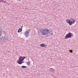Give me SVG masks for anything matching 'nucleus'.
<instances>
[{"mask_svg":"<svg viewBox=\"0 0 78 78\" xmlns=\"http://www.w3.org/2000/svg\"><path fill=\"white\" fill-rule=\"evenodd\" d=\"M19 1H20L21 0H18Z\"/></svg>","mask_w":78,"mask_h":78,"instance_id":"obj_18","label":"nucleus"},{"mask_svg":"<svg viewBox=\"0 0 78 78\" xmlns=\"http://www.w3.org/2000/svg\"><path fill=\"white\" fill-rule=\"evenodd\" d=\"M69 51L70 53H73V51L72 50H69Z\"/></svg>","mask_w":78,"mask_h":78,"instance_id":"obj_13","label":"nucleus"},{"mask_svg":"<svg viewBox=\"0 0 78 78\" xmlns=\"http://www.w3.org/2000/svg\"><path fill=\"white\" fill-rule=\"evenodd\" d=\"M23 27V26H21V28H22Z\"/></svg>","mask_w":78,"mask_h":78,"instance_id":"obj_16","label":"nucleus"},{"mask_svg":"<svg viewBox=\"0 0 78 78\" xmlns=\"http://www.w3.org/2000/svg\"><path fill=\"white\" fill-rule=\"evenodd\" d=\"M27 67L24 66H21V67L23 68V69H25V68H27Z\"/></svg>","mask_w":78,"mask_h":78,"instance_id":"obj_12","label":"nucleus"},{"mask_svg":"<svg viewBox=\"0 0 78 78\" xmlns=\"http://www.w3.org/2000/svg\"><path fill=\"white\" fill-rule=\"evenodd\" d=\"M49 70H50L51 72L52 73H53L55 71V69H53L52 68H51L49 69Z\"/></svg>","mask_w":78,"mask_h":78,"instance_id":"obj_7","label":"nucleus"},{"mask_svg":"<svg viewBox=\"0 0 78 78\" xmlns=\"http://www.w3.org/2000/svg\"><path fill=\"white\" fill-rule=\"evenodd\" d=\"M1 2H3V0H0V3Z\"/></svg>","mask_w":78,"mask_h":78,"instance_id":"obj_15","label":"nucleus"},{"mask_svg":"<svg viewBox=\"0 0 78 78\" xmlns=\"http://www.w3.org/2000/svg\"><path fill=\"white\" fill-rule=\"evenodd\" d=\"M2 3H7V2H6V1H4L3 0Z\"/></svg>","mask_w":78,"mask_h":78,"instance_id":"obj_14","label":"nucleus"},{"mask_svg":"<svg viewBox=\"0 0 78 78\" xmlns=\"http://www.w3.org/2000/svg\"><path fill=\"white\" fill-rule=\"evenodd\" d=\"M45 45L44 44H41L40 45V46L42 47H45Z\"/></svg>","mask_w":78,"mask_h":78,"instance_id":"obj_10","label":"nucleus"},{"mask_svg":"<svg viewBox=\"0 0 78 78\" xmlns=\"http://www.w3.org/2000/svg\"><path fill=\"white\" fill-rule=\"evenodd\" d=\"M30 30H31V29H29V31H30Z\"/></svg>","mask_w":78,"mask_h":78,"instance_id":"obj_19","label":"nucleus"},{"mask_svg":"<svg viewBox=\"0 0 78 78\" xmlns=\"http://www.w3.org/2000/svg\"><path fill=\"white\" fill-rule=\"evenodd\" d=\"M72 37H73V34L70 32H69L66 35L64 39H67L68 38H72Z\"/></svg>","mask_w":78,"mask_h":78,"instance_id":"obj_4","label":"nucleus"},{"mask_svg":"<svg viewBox=\"0 0 78 78\" xmlns=\"http://www.w3.org/2000/svg\"><path fill=\"white\" fill-rule=\"evenodd\" d=\"M27 66H30V62H27Z\"/></svg>","mask_w":78,"mask_h":78,"instance_id":"obj_11","label":"nucleus"},{"mask_svg":"<svg viewBox=\"0 0 78 78\" xmlns=\"http://www.w3.org/2000/svg\"><path fill=\"white\" fill-rule=\"evenodd\" d=\"M25 58H26L25 57L20 56L19 59V60L17 61V62L19 64H22V63H23V61L24 60Z\"/></svg>","mask_w":78,"mask_h":78,"instance_id":"obj_3","label":"nucleus"},{"mask_svg":"<svg viewBox=\"0 0 78 78\" xmlns=\"http://www.w3.org/2000/svg\"><path fill=\"white\" fill-rule=\"evenodd\" d=\"M44 47H45V48H46V47H47V46H45Z\"/></svg>","mask_w":78,"mask_h":78,"instance_id":"obj_17","label":"nucleus"},{"mask_svg":"<svg viewBox=\"0 0 78 78\" xmlns=\"http://www.w3.org/2000/svg\"><path fill=\"white\" fill-rule=\"evenodd\" d=\"M70 20L71 22H74V23H75V20L71 18Z\"/></svg>","mask_w":78,"mask_h":78,"instance_id":"obj_8","label":"nucleus"},{"mask_svg":"<svg viewBox=\"0 0 78 78\" xmlns=\"http://www.w3.org/2000/svg\"><path fill=\"white\" fill-rule=\"evenodd\" d=\"M51 35H52V34H51Z\"/></svg>","mask_w":78,"mask_h":78,"instance_id":"obj_20","label":"nucleus"},{"mask_svg":"<svg viewBox=\"0 0 78 78\" xmlns=\"http://www.w3.org/2000/svg\"><path fill=\"white\" fill-rule=\"evenodd\" d=\"M66 21V22L67 23H69V25H72L73 23H74V22L70 21V20L69 19H67Z\"/></svg>","mask_w":78,"mask_h":78,"instance_id":"obj_5","label":"nucleus"},{"mask_svg":"<svg viewBox=\"0 0 78 78\" xmlns=\"http://www.w3.org/2000/svg\"><path fill=\"white\" fill-rule=\"evenodd\" d=\"M8 39V35L5 31H2V29H1L0 31V41H6Z\"/></svg>","mask_w":78,"mask_h":78,"instance_id":"obj_1","label":"nucleus"},{"mask_svg":"<svg viewBox=\"0 0 78 78\" xmlns=\"http://www.w3.org/2000/svg\"><path fill=\"white\" fill-rule=\"evenodd\" d=\"M24 34L26 37H28V36H30V33L29 32V31H26V32L24 33Z\"/></svg>","mask_w":78,"mask_h":78,"instance_id":"obj_6","label":"nucleus"},{"mask_svg":"<svg viewBox=\"0 0 78 78\" xmlns=\"http://www.w3.org/2000/svg\"><path fill=\"white\" fill-rule=\"evenodd\" d=\"M22 31V28H20L18 30V33H20V32H21Z\"/></svg>","mask_w":78,"mask_h":78,"instance_id":"obj_9","label":"nucleus"},{"mask_svg":"<svg viewBox=\"0 0 78 78\" xmlns=\"http://www.w3.org/2000/svg\"><path fill=\"white\" fill-rule=\"evenodd\" d=\"M42 35L45 36L48 34V33H50V32L49 31V30L47 28L43 29L40 30Z\"/></svg>","mask_w":78,"mask_h":78,"instance_id":"obj_2","label":"nucleus"}]
</instances>
